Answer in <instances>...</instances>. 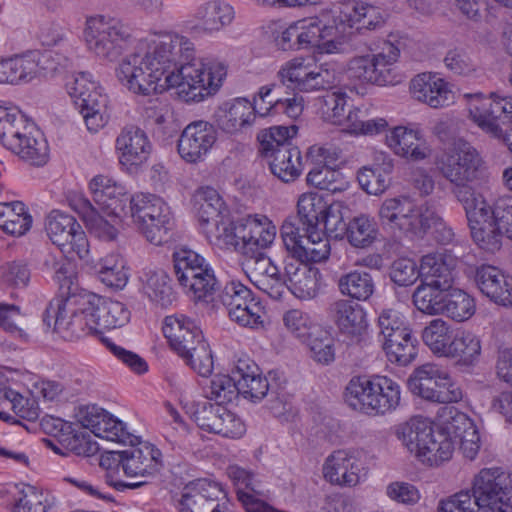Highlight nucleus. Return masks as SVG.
Wrapping results in <instances>:
<instances>
[{"instance_id":"nucleus-8","label":"nucleus","mask_w":512,"mask_h":512,"mask_svg":"<svg viewBox=\"0 0 512 512\" xmlns=\"http://www.w3.org/2000/svg\"><path fill=\"white\" fill-rule=\"evenodd\" d=\"M470 118L482 130L501 140L512 134V98L495 93L488 96L480 92L464 94Z\"/></svg>"},{"instance_id":"nucleus-20","label":"nucleus","mask_w":512,"mask_h":512,"mask_svg":"<svg viewBox=\"0 0 512 512\" xmlns=\"http://www.w3.org/2000/svg\"><path fill=\"white\" fill-rule=\"evenodd\" d=\"M238 237H242L241 253L251 255L269 247L276 236V226L265 215H248L239 219Z\"/></svg>"},{"instance_id":"nucleus-58","label":"nucleus","mask_w":512,"mask_h":512,"mask_svg":"<svg viewBox=\"0 0 512 512\" xmlns=\"http://www.w3.org/2000/svg\"><path fill=\"white\" fill-rule=\"evenodd\" d=\"M298 131L296 125L272 126L261 130L257 139L259 142V151L263 156H268L270 151H274L282 146H292L288 141L292 139Z\"/></svg>"},{"instance_id":"nucleus-31","label":"nucleus","mask_w":512,"mask_h":512,"mask_svg":"<svg viewBox=\"0 0 512 512\" xmlns=\"http://www.w3.org/2000/svg\"><path fill=\"white\" fill-rule=\"evenodd\" d=\"M328 207L323 197L317 193L300 196L297 203V215L288 217L283 224H293L298 231L317 229Z\"/></svg>"},{"instance_id":"nucleus-64","label":"nucleus","mask_w":512,"mask_h":512,"mask_svg":"<svg viewBox=\"0 0 512 512\" xmlns=\"http://www.w3.org/2000/svg\"><path fill=\"white\" fill-rule=\"evenodd\" d=\"M501 229L505 236L512 240V197L503 196L497 198L493 205H487V217Z\"/></svg>"},{"instance_id":"nucleus-50","label":"nucleus","mask_w":512,"mask_h":512,"mask_svg":"<svg viewBox=\"0 0 512 512\" xmlns=\"http://www.w3.org/2000/svg\"><path fill=\"white\" fill-rule=\"evenodd\" d=\"M441 432L453 443L455 440L467 435L468 431L476 430L474 422L463 412L453 406L441 409Z\"/></svg>"},{"instance_id":"nucleus-47","label":"nucleus","mask_w":512,"mask_h":512,"mask_svg":"<svg viewBox=\"0 0 512 512\" xmlns=\"http://www.w3.org/2000/svg\"><path fill=\"white\" fill-rule=\"evenodd\" d=\"M174 218L171 213L170 207L166 205V212L161 215L151 216L147 218L146 223L141 224L138 230L143 236L154 245H163L172 238V230L174 228Z\"/></svg>"},{"instance_id":"nucleus-19","label":"nucleus","mask_w":512,"mask_h":512,"mask_svg":"<svg viewBox=\"0 0 512 512\" xmlns=\"http://www.w3.org/2000/svg\"><path fill=\"white\" fill-rule=\"evenodd\" d=\"M260 112L248 99L236 98L218 107L214 118L221 131L235 135L250 129L255 123L256 113Z\"/></svg>"},{"instance_id":"nucleus-43","label":"nucleus","mask_w":512,"mask_h":512,"mask_svg":"<svg viewBox=\"0 0 512 512\" xmlns=\"http://www.w3.org/2000/svg\"><path fill=\"white\" fill-rule=\"evenodd\" d=\"M194 200L199 220L207 227L225 216L224 202L215 189L211 187L199 189Z\"/></svg>"},{"instance_id":"nucleus-12","label":"nucleus","mask_w":512,"mask_h":512,"mask_svg":"<svg viewBox=\"0 0 512 512\" xmlns=\"http://www.w3.org/2000/svg\"><path fill=\"white\" fill-rule=\"evenodd\" d=\"M425 208L426 202L417 206L410 197L397 196L382 202L378 216L383 228L417 236L422 226Z\"/></svg>"},{"instance_id":"nucleus-2","label":"nucleus","mask_w":512,"mask_h":512,"mask_svg":"<svg viewBox=\"0 0 512 512\" xmlns=\"http://www.w3.org/2000/svg\"><path fill=\"white\" fill-rule=\"evenodd\" d=\"M277 77L292 91L326 90L317 98L318 112L325 121L333 124L343 122L347 95L335 87L339 78L334 67L328 64L310 65L304 59L296 58L282 66Z\"/></svg>"},{"instance_id":"nucleus-7","label":"nucleus","mask_w":512,"mask_h":512,"mask_svg":"<svg viewBox=\"0 0 512 512\" xmlns=\"http://www.w3.org/2000/svg\"><path fill=\"white\" fill-rule=\"evenodd\" d=\"M258 366L248 360H238L235 374H237L239 395L258 402L268 397L272 403L270 409L275 416H280L290 409L287 396L284 393L285 381H281L277 372L270 371L262 377Z\"/></svg>"},{"instance_id":"nucleus-37","label":"nucleus","mask_w":512,"mask_h":512,"mask_svg":"<svg viewBox=\"0 0 512 512\" xmlns=\"http://www.w3.org/2000/svg\"><path fill=\"white\" fill-rule=\"evenodd\" d=\"M475 313L474 299L460 289H449L444 292L438 315H444L456 322H464Z\"/></svg>"},{"instance_id":"nucleus-28","label":"nucleus","mask_w":512,"mask_h":512,"mask_svg":"<svg viewBox=\"0 0 512 512\" xmlns=\"http://www.w3.org/2000/svg\"><path fill=\"white\" fill-rule=\"evenodd\" d=\"M454 259L443 255L428 254L422 257L420 264V279L442 291L452 288L454 282Z\"/></svg>"},{"instance_id":"nucleus-45","label":"nucleus","mask_w":512,"mask_h":512,"mask_svg":"<svg viewBox=\"0 0 512 512\" xmlns=\"http://www.w3.org/2000/svg\"><path fill=\"white\" fill-rule=\"evenodd\" d=\"M472 182L464 181L459 184H451V192L463 206L468 222H477L476 218L487 217L488 203L481 194L475 192L470 185Z\"/></svg>"},{"instance_id":"nucleus-16","label":"nucleus","mask_w":512,"mask_h":512,"mask_svg":"<svg viewBox=\"0 0 512 512\" xmlns=\"http://www.w3.org/2000/svg\"><path fill=\"white\" fill-rule=\"evenodd\" d=\"M193 407L192 416L200 429L228 438H239L244 434L242 420L224 405L204 400Z\"/></svg>"},{"instance_id":"nucleus-49","label":"nucleus","mask_w":512,"mask_h":512,"mask_svg":"<svg viewBox=\"0 0 512 512\" xmlns=\"http://www.w3.org/2000/svg\"><path fill=\"white\" fill-rule=\"evenodd\" d=\"M454 331L443 319L437 318L429 322L422 331V339L426 346L436 355L446 356Z\"/></svg>"},{"instance_id":"nucleus-14","label":"nucleus","mask_w":512,"mask_h":512,"mask_svg":"<svg viewBox=\"0 0 512 512\" xmlns=\"http://www.w3.org/2000/svg\"><path fill=\"white\" fill-rule=\"evenodd\" d=\"M281 237L286 250L301 263L323 262L330 255V242L318 229L298 231L293 224H282Z\"/></svg>"},{"instance_id":"nucleus-21","label":"nucleus","mask_w":512,"mask_h":512,"mask_svg":"<svg viewBox=\"0 0 512 512\" xmlns=\"http://www.w3.org/2000/svg\"><path fill=\"white\" fill-rule=\"evenodd\" d=\"M136 442L130 449L118 452L125 475L130 478L156 477L160 466V451L147 444L136 447Z\"/></svg>"},{"instance_id":"nucleus-18","label":"nucleus","mask_w":512,"mask_h":512,"mask_svg":"<svg viewBox=\"0 0 512 512\" xmlns=\"http://www.w3.org/2000/svg\"><path fill=\"white\" fill-rule=\"evenodd\" d=\"M217 140V131L213 124L199 120L188 124L178 139V153L188 163L203 159Z\"/></svg>"},{"instance_id":"nucleus-54","label":"nucleus","mask_w":512,"mask_h":512,"mask_svg":"<svg viewBox=\"0 0 512 512\" xmlns=\"http://www.w3.org/2000/svg\"><path fill=\"white\" fill-rule=\"evenodd\" d=\"M145 291L151 301L161 307H167L175 300L170 278L163 270L150 271L147 274Z\"/></svg>"},{"instance_id":"nucleus-24","label":"nucleus","mask_w":512,"mask_h":512,"mask_svg":"<svg viewBox=\"0 0 512 512\" xmlns=\"http://www.w3.org/2000/svg\"><path fill=\"white\" fill-rule=\"evenodd\" d=\"M475 282L480 291L496 304L512 306V279L497 267L482 265L477 268Z\"/></svg>"},{"instance_id":"nucleus-27","label":"nucleus","mask_w":512,"mask_h":512,"mask_svg":"<svg viewBox=\"0 0 512 512\" xmlns=\"http://www.w3.org/2000/svg\"><path fill=\"white\" fill-rule=\"evenodd\" d=\"M116 148L120 152L122 164L140 165L148 159L152 146L142 129L127 126L118 135Z\"/></svg>"},{"instance_id":"nucleus-3","label":"nucleus","mask_w":512,"mask_h":512,"mask_svg":"<svg viewBox=\"0 0 512 512\" xmlns=\"http://www.w3.org/2000/svg\"><path fill=\"white\" fill-rule=\"evenodd\" d=\"M91 293H78L52 299L43 313V324L64 340L73 341L84 335L96 333L90 309Z\"/></svg>"},{"instance_id":"nucleus-23","label":"nucleus","mask_w":512,"mask_h":512,"mask_svg":"<svg viewBox=\"0 0 512 512\" xmlns=\"http://www.w3.org/2000/svg\"><path fill=\"white\" fill-rule=\"evenodd\" d=\"M163 333L171 348L178 355L188 353L190 348L204 340L202 331L190 318L184 315H171L164 319Z\"/></svg>"},{"instance_id":"nucleus-60","label":"nucleus","mask_w":512,"mask_h":512,"mask_svg":"<svg viewBox=\"0 0 512 512\" xmlns=\"http://www.w3.org/2000/svg\"><path fill=\"white\" fill-rule=\"evenodd\" d=\"M52 506L49 495L32 485H26L14 499V512H47Z\"/></svg>"},{"instance_id":"nucleus-35","label":"nucleus","mask_w":512,"mask_h":512,"mask_svg":"<svg viewBox=\"0 0 512 512\" xmlns=\"http://www.w3.org/2000/svg\"><path fill=\"white\" fill-rule=\"evenodd\" d=\"M286 275L288 290L298 299L310 300L318 295L320 274L317 270L290 264L286 266Z\"/></svg>"},{"instance_id":"nucleus-9","label":"nucleus","mask_w":512,"mask_h":512,"mask_svg":"<svg viewBox=\"0 0 512 512\" xmlns=\"http://www.w3.org/2000/svg\"><path fill=\"white\" fill-rule=\"evenodd\" d=\"M66 89L90 132H97L106 125L108 98L91 73H76L66 82Z\"/></svg>"},{"instance_id":"nucleus-39","label":"nucleus","mask_w":512,"mask_h":512,"mask_svg":"<svg viewBox=\"0 0 512 512\" xmlns=\"http://www.w3.org/2000/svg\"><path fill=\"white\" fill-rule=\"evenodd\" d=\"M417 344V338L411 329L383 340V348L389 361L401 366H406L415 359Z\"/></svg>"},{"instance_id":"nucleus-25","label":"nucleus","mask_w":512,"mask_h":512,"mask_svg":"<svg viewBox=\"0 0 512 512\" xmlns=\"http://www.w3.org/2000/svg\"><path fill=\"white\" fill-rule=\"evenodd\" d=\"M410 90L415 99L432 108L444 107L453 99L447 83L432 73H421L414 77L411 80Z\"/></svg>"},{"instance_id":"nucleus-26","label":"nucleus","mask_w":512,"mask_h":512,"mask_svg":"<svg viewBox=\"0 0 512 512\" xmlns=\"http://www.w3.org/2000/svg\"><path fill=\"white\" fill-rule=\"evenodd\" d=\"M328 312L332 321L344 335L358 338L367 328L364 309L350 300L340 299L333 302L329 306Z\"/></svg>"},{"instance_id":"nucleus-15","label":"nucleus","mask_w":512,"mask_h":512,"mask_svg":"<svg viewBox=\"0 0 512 512\" xmlns=\"http://www.w3.org/2000/svg\"><path fill=\"white\" fill-rule=\"evenodd\" d=\"M226 494L221 486L201 478L186 484L177 500L178 512H225Z\"/></svg>"},{"instance_id":"nucleus-55","label":"nucleus","mask_w":512,"mask_h":512,"mask_svg":"<svg viewBox=\"0 0 512 512\" xmlns=\"http://www.w3.org/2000/svg\"><path fill=\"white\" fill-rule=\"evenodd\" d=\"M422 220V226L417 236L423 237L428 230L433 229L434 238L438 243L449 244L453 241L455 233L440 216L434 203L426 202Z\"/></svg>"},{"instance_id":"nucleus-51","label":"nucleus","mask_w":512,"mask_h":512,"mask_svg":"<svg viewBox=\"0 0 512 512\" xmlns=\"http://www.w3.org/2000/svg\"><path fill=\"white\" fill-rule=\"evenodd\" d=\"M128 204L131 218L137 228L146 223L147 218L155 216V214L161 215L163 209L165 213L167 205L160 197L144 193L132 196Z\"/></svg>"},{"instance_id":"nucleus-44","label":"nucleus","mask_w":512,"mask_h":512,"mask_svg":"<svg viewBox=\"0 0 512 512\" xmlns=\"http://www.w3.org/2000/svg\"><path fill=\"white\" fill-rule=\"evenodd\" d=\"M481 354V341L474 333L458 330L454 333L445 357L458 359L464 364L474 363Z\"/></svg>"},{"instance_id":"nucleus-53","label":"nucleus","mask_w":512,"mask_h":512,"mask_svg":"<svg viewBox=\"0 0 512 512\" xmlns=\"http://www.w3.org/2000/svg\"><path fill=\"white\" fill-rule=\"evenodd\" d=\"M99 279L107 286L121 289L128 281V274L125 270V263L118 254L105 256L97 264Z\"/></svg>"},{"instance_id":"nucleus-42","label":"nucleus","mask_w":512,"mask_h":512,"mask_svg":"<svg viewBox=\"0 0 512 512\" xmlns=\"http://www.w3.org/2000/svg\"><path fill=\"white\" fill-rule=\"evenodd\" d=\"M338 288L343 295L366 301L373 295L375 283L370 273L354 270L340 276Z\"/></svg>"},{"instance_id":"nucleus-17","label":"nucleus","mask_w":512,"mask_h":512,"mask_svg":"<svg viewBox=\"0 0 512 512\" xmlns=\"http://www.w3.org/2000/svg\"><path fill=\"white\" fill-rule=\"evenodd\" d=\"M366 469L355 450H337L329 455L323 465L325 479L341 487H354L366 477Z\"/></svg>"},{"instance_id":"nucleus-61","label":"nucleus","mask_w":512,"mask_h":512,"mask_svg":"<svg viewBox=\"0 0 512 512\" xmlns=\"http://www.w3.org/2000/svg\"><path fill=\"white\" fill-rule=\"evenodd\" d=\"M307 182L320 190H326L333 194L343 192L348 187V182L343 174L333 167H321L312 169L307 175Z\"/></svg>"},{"instance_id":"nucleus-22","label":"nucleus","mask_w":512,"mask_h":512,"mask_svg":"<svg viewBox=\"0 0 512 512\" xmlns=\"http://www.w3.org/2000/svg\"><path fill=\"white\" fill-rule=\"evenodd\" d=\"M89 188L98 209L110 216L119 217L131 199L122 186L103 175L95 176Z\"/></svg>"},{"instance_id":"nucleus-56","label":"nucleus","mask_w":512,"mask_h":512,"mask_svg":"<svg viewBox=\"0 0 512 512\" xmlns=\"http://www.w3.org/2000/svg\"><path fill=\"white\" fill-rule=\"evenodd\" d=\"M349 243L356 248H365L376 239V223L367 215H359L351 219L345 232Z\"/></svg>"},{"instance_id":"nucleus-30","label":"nucleus","mask_w":512,"mask_h":512,"mask_svg":"<svg viewBox=\"0 0 512 512\" xmlns=\"http://www.w3.org/2000/svg\"><path fill=\"white\" fill-rule=\"evenodd\" d=\"M92 319L97 326L96 333L103 329H115L124 326L130 320V311L119 301L105 299L91 294Z\"/></svg>"},{"instance_id":"nucleus-46","label":"nucleus","mask_w":512,"mask_h":512,"mask_svg":"<svg viewBox=\"0 0 512 512\" xmlns=\"http://www.w3.org/2000/svg\"><path fill=\"white\" fill-rule=\"evenodd\" d=\"M441 370L434 364L427 363L414 370L407 381L408 389L416 396L427 401L435 396L437 381Z\"/></svg>"},{"instance_id":"nucleus-11","label":"nucleus","mask_w":512,"mask_h":512,"mask_svg":"<svg viewBox=\"0 0 512 512\" xmlns=\"http://www.w3.org/2000/svg\"><path fill=\"white\" fill-rule=\"evenodd\" d=\"M435 167L450 184H459L479 179L483 160L470 143L460 139L437 156Z\"/></svg>"},{"instance_id":"nucleus-32","label":"nucleus","mask_w":512,"mask_h":512,"mask_svg":"<svg viewBox=\"0 0 512 512\" xmlns=\"http://www.w3.org/2000/svg\"><path fill=\"white\" fill-rule=\"evenodd\" d=\"M267 157L272 158L269 162L272 174L285 183L295 181L302 173L301 152L296 146L279 147Z\"/></svg>"},{"instance_id":"nucleus-6","label":"nucleus","mask_w":512,"mask_h":512,"mask_svg":"<svg viewBox=\"0 0 512 512\" xmlns=\"http://www.w3.org/2000/svg\"><path fill=\"white\" fill-rule=\"evenodd\" d=\"M84 38L88 51L106 62L116 61L133 42L131 29L126 24L103 15L87 18Z\"/></svg>"},{"instance_id":"nucleus-29","label":"nucleus","mask_w":512,"mask_h":512,"mask_svg":"<svg viewBox=\"0 0 512 512\" xmlns=\"http://www.w3.org/2000/svg\"><path fill=\"white\" fill-rule=\"evenodd\" d=\"M386 142L395 154L412 161L423 160L430 152L419 131L402 126L394 128L386 135Z\"/></svg>"},{"instance_id":"nucleus-1","label":"nucleus","mask_w":512,"mask_h":512,"mask_svg":"<svg viewBox=\"0 0 512 512\" xmlns=\"http://www.w3.org/2000/svg\"><path fill=\"white\" fill-rule=\"evenodd\" d=\"M225 76L223 65L206 67L194 58L192 42L172 35L154 41L144 54L128 55L117 69L119 81L133 93L150 95L175 87L185 102H200L214 94Z\"/></svg>"},{"instance_id":"nucleus-63","label":"nucleus","mask_w":512,"mask_h":512,"mask_svg":"<svg viewBox=\"0 0 512 512\" xmlns=\"http://www.w3.org/2000/svg\"><path fill=\"white\" fill-rule=\"evenodd\" d=\"M243 266L247 276L254 285L270 276L276 275L279 271V268L264 252L245 256Z\"/></svg>"},{"instance_id":"nucleus-33","label":"nucleus","mask_w":512,"mask_h":512,"mask_svg":"<svg viewBox=\"0 0 512 512\" xmlns=\"http://www.w3.org/2000/svg\"><path fill=\"white\" fill-rule=\"evenodd\" d=\"M81 423L84 427L90 428L91 432L99 438L124 444L130 443V445L138 441L136 436L126 430L125 424L113 416L88 414L83 417Z\"/></svg>"},{"instance_id":"nucleus-41","label":"nucleus","mask_w":512,"mask_h":512,"mask_svg":"<svg viewBox=\"0 0 512 512\" xmlns=\"http://www.w3.org/2000/svg\"><path fill=\"white\" fill-rule=\"evenodd\" d=\"M21 159L34 166H43L49 159V147L42 132L24 140H13L8 148Z\"/></svg>"},{"instance_id":"nucleus-5","label":"nucleus","mask_w":512,"mask_h":512,"mask_svg":"<svg viewBox=\"0 0 512 512\" xmlns=\"http://www.w3.org/2000/svg\"><path fill=\"white\" fill-rule=\"evenodd\" d=\"M396 435L410 453L431 466L452 457L453 442L445 434L435 432L432 423L423 417H412L399 425Z\"/></svg>"},{"instance_id":"nucleus-36","label":"nucleus","mask_w":512,"mask_h":512,"mask_svg":"<svg viewBox=\"0 0 512 512\" xmlns=\"http://www.w3.org/2000/svg\"><path fill=\"white\" fill-rule=\"evenodd\" d=\"M235 17L234 8L227 2L212 0L197 10V18L201 22L203 31L215 33L229 26Z\"/></svg>"},{"instance_id":"nucleus-59","label":"nucleus","mask_w":512,"mask_h":512,"mask_svg":"<svg viewBox=\"0 0 512 512\" xmlns=\"http://www.w3.org/2000/svg\"><path fill=\"white\" fill-rule=\"evenodd\" d=\"M343 22L340 20V14L335 16L333 24H322L319 21V50L325 53L342 52L346 39L347 23L343 28Z\"/></svg>"},{"instance_id":"nucleus-52","label":"nucleus","mask_w":512,"mask_h":512,"mask_svg":"<svg viewBox=\"0 0 512 512\" xmlns=\"http://www.w3.org/2000/svg\"><path fill=\"white\" fill-rule=\"evenodd\" d=\"M207 400L215 401L214 404L225 405L239 396L237 374L231 377L226 374H216L209 384L203 388Z\"/></svg>"},{"instance_id":"nucleus-34","label":"nucleus","mask_w":512,"mask_h":512,"mask_svg":"<svg viewBox=\"0 0 512 512\" xmlns=\"http://www.w3.org/2000/svg\"><path fill=\"white\" fill-rule=\"evenodd\" d=\"M370 51H373L375 84L379 86L395 84L397 79L394 74V64L400 55L399 48L390 41H382Z\"/></svg>"},{"instance_id":"nucleus-57","label":"nucleus","mask_w":512,"mask_h":512,"mask_svg":"<svg viewBox=\"0 0 512 512\" xmlns=\"http://www.w3.org/2000/svg\"><path fill=\"white\" fill-rule=\"evenodd\" d=\"M255 297L252 291L238 281H230L226 283L224 288L219 294V300L226 308L229 318L233 317L237 313L239 319V313H241L242 306L244 304L253 301Z\"/></svg>"},{"instance_id":"nucleus-38","label":"nucleus","mask_w":512,"mask_h":512,"mask_svg":"<svg viewBox=\"0 0 512 512\" xmlns=\"http://www.w3.org/2000/svg\"><path fill=\"white\" fill-rule=\"evenodd\" d=\"M340 20L343 24L347 23L349 29L355 28L359 32L375 30L384 24L379 9L368 4L346 6L345 11H340Z\"/></svg>"},{"instance_id":"nucleus-4","label":"nucleus","mask_w":512,"mask_h":512,"mask_svg":"<svg viewBox=\"0 0 512 512\" xmlns=\"http://www.w3.org/2000/svg\"><path fill=\"white\" fill-rule=\"evenodd\" d=\"M400 386L386 376L352 378L345 389V401L366 414H385L400 403Z\"/></svg>"},{"instance_id":"nucleus-10","label":"nucleus","mask_w":512,"mask_h":512,"mask_svg":"<svg viewBox=\"0 0 512 512\" xmlns=\"http://www.w3.org/2000/svg\"><path fill=\"white\" fill-rule=\"evenodd\" d=\"M470 494L479 512H512V474L484 468L474 477Z\"/></svg>"},{"instance_id":"nucleus-48","label":"nucleus","mask_w":512,"mask_h":512,"mask_svg":"<svg viewBox=\"0 0 512 512\" xmlns=\"http://www.w3.org/2000/svg\"><path fill=\"white\" fill-rule=\"evenodd\" d=\"M477 222H468L471 236L480 249L495 253L502 246V237L505 233L498 229L492 219L476 218Z\"/></svg>"},{"instance_id":"nucleus-62","label":"nucleus","mask_w":512,"mask_h":512,"mask_svg":"<svg viewBox=\"0 0 512 512\" xmlns=\"http://www.w3.org/2000/svg\"><path fill=\"white\" fill-rule=\"evenodd\" d=\"M304 341H307L310 356L314 361L323 365H328L334 361V341L327 331L315 326L313 332Z\"/></svg>"},{"instance_id":"nucleus-40","label":"nucleus","mask_w":512,"mask_h":512,"mask_svg":"<svg viewBox=\"0 0 512 512\" xmlns=\"http://www.w3.org/2000/svg\"><path fill=\"white\" fill-rule=\"evenodd\" d=\"M32 217L24 203L14 201L0 203V227L13 236L24 235L31 227Z\"/></svg>"},{"instance_id":"nucleus-13","label":"nucleus","mask_w":512,"mask_h":512,"mask_svg":"<svg viewBox=\"0 0 512 512\" xmlns=\"http://www.w3.org/2000/svg\"><path fill=\"white\" fill-rule=\"evenodd\" d=\"M45 229L49 239L63 254H75L79 259L88 256V240L73 216L54 210L46 218Z\"/></svg>"}]
</instances>
